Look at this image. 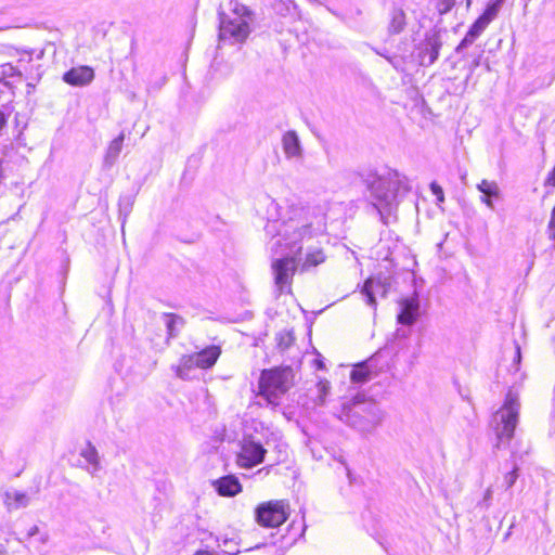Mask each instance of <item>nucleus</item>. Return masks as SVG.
Here are the masks:
<instances>
[{"label": "nucleus", "mask_w": 555, "mask_h": 555, "mask_svg": "<svg viewBox=\"0 0 555 555\" xmlns=\"http://www.w3.org/2000/svg\"><path fill=\"white\" fill-rule=\"evenodd\" d=\"M519 395L509 389L505 396L502 406L493 414L492 417V428L498 439V448L501 442H508L514 437V431L519 421Z\"/></svg>", "instance_id": "1"}, {"label": "nucleus", "mask_w": 555, "mask_h": 555, "mask_svg": "<svg viewBox=\"0 0 555 555\" xmlns=\"http://www.w3.org/2000/svg\"><path fill=\"white\" fill-rule=\"evenodd\" d=\"M295 382V373L291 366H279L263 370L259 379L260 395L270 403L286 393Z\"/></svg>", "instance_id": "2"}, {"label": "nucleus", "mask_w": 555, "mask_h": 555, "mask_svg": "<svg viewBox=\"0 0 555 555\" xmlns=\"http://www.w3.org/2000/svg\"><path fill=\"white\" fill-rule=\"evenodd\" d=\"M384 413L376 404L344 408L339 420L357 430L373 433L383 422Z\"/></svg>", "instance_id": "3"}, {"label": "nucleus", "mask_w": 555, "mask_h": 555, "mask_svg": "<svg viewBox=\"0 0 555 555\" xmlns=\"http://www.w3.org/2000/svg\"><path fill=\"white\" fill-rule=\"evenodd\" d=\"M251 12L246 8L243 13L234 10L231 14H222L219 25V38L243 43L250 34Z\"/></svg>", "instance_id": "4"}, {"label": "nucleus", "mask_w": 555, "mask_h": 555, "mask_svg": "<svg viewBox=\"0 0 555 555\" xmlns=\"http://www.w3.org/2000/svg\"><path fill=\"white\" fill-rule=\"evenodd\" d=\"M220 353V347L209 346L199 352H195L190 356H183L180 360V363L173 367L176 375L181 379H189L190 370L194 367L203 370L211 367L217 362Z\"/></svg>", "instance_id": "5"}, {"label": "nucleus", "mask_w": 555, "mask_h": 555, "mask_svg": "<svg viewBox=\"0 0 555 555\" xmlns=\"http://www.w3.org/2000/svg\"><path fill=\"white\" fill-rule=\"evenodd\" d=\"M400 181L397 173L388 172L385 176L375 177L369 182L372 194L379 201L389 204L397 197Z\"/></svg>", "instance_id": "6"}, {"label": "nucleus", "mask_w": 555, "mask_h": 555, "mask_svg": "<svg viewBox=\"0 0 555 555\" xmlns=\"http://www.w3.org/2000/svg\"><path fill=\"white\" fill-rule=\"evenodd\" d=\"M287 519V513L283 501H270L259 505L256 509V520L263 527L275 528Z\"/></svg>", "instance_id": "7"}, {"label": "nucleus", "mask_w": 555, "mask_h": 555, "mask_svg": "<svg viewBox=\"0 0 555 555\" xmlns=\"http://www.w3.org/2000/svg\"><path fill=\"white\" fill-rule=\"evenodd\" d=\"M271 270L279 289L291 293L293 279L297 270L296 259L294 257L274 259L271 263Z\"/></svg>", "instance_id": "8"}, {"label": "nucleus", "mask_w": 555, "mask_h": 555, "mask_svg": "<svg viewBox=\"0 0 555 555\" xmlns=\"http://www.w3.org/2000/svg\"><path fill=\"white\" fill-rule=\"evenodd\" d=\"M266 452L261 443L256 442L250 437L244 438L237 454V464L244 468L254 467L262 463Z\"/></svg>", "instance_id": "9"}, {"label": "nucleus", "mask_w": 555, "mask_h": 555, "mask_svg": "<svg viewBox=\"0 0 555 555\" xmlns=\"http://www.w3.org/2000/svg\"><path fill=\"white\" fill-rule=\"evenodd\" d=\"M95 77L94 69L88 65H79L69 68L62 76L65 83L72 87H85L90 85Z\"/></svg>", "instance_id": "10"}, {"label": "nucleus", "mask_w": 555, "mask_h": 555, "mask_svg": "<svg viewBox=\"0 0 555 555\" xmlns=\"http://www.w3.org/2000/svg\"><path fill=\"white\" fill-rule=\"evenodd\" d=\"M377 354L365 361L357 363L350 373V379L354 384H364L377 376Z\"/></svg>", "instance_id": "11"}, {"label": "nucleus", "mask_w": 555, "mask_h": 555, "mask_svg": "<svg viewBox=\"0 0 555 555\" xmlns=\"http://www.w3.org/2000/svg\"><path fill=\"white\" fill-rule=\"evenodd\" d=\"M80 456L87 462L85 469L92 476H94L101 469V459L96 448L91 443L87 442L86 446L80 450Z\"/></svg>", "instance_id": "12"}, {"label": "nucleus", "mask_w": 555, "mask_h": 555, "mask_svg": "<svg viewBox=\"0 0 555 555\" xmlns=\"http://www.w3.org/2000/svg\"><path fill=\"white\" fill-rule=\"evenodd\" d=\"M386 286H387L386 283H383L379 276H376V278L370 276L369 279L365 280L363 287H362V293L364 294L365 301L367 302L370 308L376 309V299L374 296L375 289L379 288L382 292V295H385Z\"/></svg>", "instance_id": "13"}, {"label": "nucleus", "mask_w": 555, "mask_h": 555, "mask_svg": "<svg viewBox=\"0 0 555 555\" xmlns=\"http://www.w3.org/2000/svg\"><path fill=\"white\" fill-rule=\"evenodd\" d=\"M326 258L327 257L323 248H312L305 255L300 264V271H310L311 269L324 263Z\"/></svg>", "instance_id": "14"}, {"label": "nucleus", "mask_w": 555, "mask_h": 555, "mask_svg": "<svg viewBox=\"0 0 555 555\" xmlns=\"http://www.w3.org/2000/svg\"><path fill=\"white\" fill-rule=\"evenodd\" d=\"M216 487L220 495L233 496L241 492L242 486L234 476H225L216 481Z\"/></svg>", "instance_id": "15"}, {"label": "nucleus", "mask_w": 555, "mask_h": 555, "mask_svg": "<svg viewBox=\"0 0 555 555\" xmlns=\"http://www.w3.org/2000/svg\"><path fill=\"white\" fill-rule=\"evenodd\" d=\"M29 501L27 493L17 490L7 491L4 494V504L9 511L26 507Z\"/></svg>", "instance_id": "16"}, {"label": "nucleus", "mask_w": 555, "mask_h": 555, "mask_svg": "<svg viewBox=\"0 0 555 555\" xmlns=\"http://www.w3.org/2000/svg\"><path fill=\"white\" fill-rule=\"evenodd\" d=\"M488 27V24L482 21L480 17H478L468 31L466 33L465 37L460 42L457 50L463 49L469 44H472L477 37L481 35V33Z\"/></svg>", "instance_id": "17"}, {"label": "nucleus", "mask_w": 555, "mask_h": 555, "mask_svg": "<svg viewBox=\"0 0 555 555\" xmlns=\"http://www.w3.org/2000/svg\"><path fill=\"white\" fill-rule=\"evenodd\" d=\"M406 25V16L401 8H393L390 12V21L388 24V30L391 34L401 33Z\"/></svg>", "instance_id": "18"}, {"label": "nucleus", "mask_w": 555, "mask_h": 555, "mask_svg": "<svg viewBox=\"0 0 555 555\" xmlns=\"http://www.w3.org/2000/svg\"><path fill=\"white\" fill-rule=\"evenodd\" d=\"M283 149L288 157L300 155L299 139L295 131H287L282 139Z\"/></svg>", "instance_id": "19"}, {"label": "nucleus", "mask_w": 555, "mask_h": 555, "mask_svg": "<svg viewBox=\"0 0 555 555\" xmlns=\"http://www.w3.org/2000/svg\"><path fill=\"white\" fill-rule=\"evenodd\" d=\"M331 384L327 379H320L314 388L312 400L315 405H324L330 395Z\"/></svg>", "instance_id": "20"}, {"label": "nucleus", "mask_w": 555, "mask_h": 555, "mask_svg": "<svg viewBox=\"0 0 555 555\" xmlns=\"http://www.w3.org/2000/svg\"><path fill=\"white\" fill-rule=\"evenodd\" d=\"M3 78L23 77L27 73V66L15 65L11 62L0 65Z\"/></svg>", "instance_id": "21"}, {"label": "nucleus", "mask_w": 555, "mask_h": 555, "mask_svg": "<svg viewBox=\"0 0 555 555\" xmlns=\"http://www.w3.org/2000/svg\"><path fill=\"white\" fill-rule=\"evenodd\" d=\"M400 312H415L420 309V300L416 294H411L400 300Z\"/></svg>", "instance_id": "22"}, {"label": "nucleus", "mask_w": 555, "mask_h": 555, "mask_svg": "<svg viewBox=\"0 0 555 555\" xmlns=\"http://www.w3.org/2000/svg\"><path fill=\"white\" fill-rule=\"evenodd\" d=\"M15 55L17 56L15 65L27 66V73L30 72L34 61L33 51L16 49Z\"/></svg>", "instance_id": "23"}, {"label": "nucleus", "mask_w": 555, "mask_h": 555, "mask_svg": "<svg viewBox=\"0 0 555 555\" xmlns=\"http://www.w3.org/2000/svg\"><path fill=\"white\" fill-rule=\"evenodd\" d=\"M478 190L483 193L486 196H499V186L494 181L481 180L478 184Z\"/></svg>", "instance_id": "24"}, {"label": "nucleus", "mask_w": 555, "mask_h": 555, "mask_svg": "<svg viewBox=\"0 0 555 555\" xmlns=\"http://www.w3.org/2000/svg\"><path fill=\"white\" fill-rule=\"evenodd\" d=\"M278 347L281 350H286L294 343L293 333L289 331H282L276 335Z\"/></svg>", "instance_id": "25"}, {"label": "nucleus", "mask_w": 555, "mask_h": 555, "mask_svg": "<svg viewBox=\"0 0 555 555\" xmlns=\"http://www.w3.org/2000/svg\"><path fill=\"white\" fill-rule=\"evenodd\" d=\"M500 3L501 1L498 0L494 3L489 4L479 17L489 25L498 15Z\"/></svg>", "instance_id": "26"}, {"label": "nucleus", "mask_w": 555, "mask_h": 555, "mask_svg": "<svg viewBox=\"0 0 555 555\" xmlns=\"http://www.w3.org/2000/svg\"><path fill=\"white\" fill-rule=\"evenodd\" d=\"M166 325L168 330L169 337L176 336V327L183 325V320L180 315L177 314H168V319L166 320Z\"/></svg>", "instance_id": "27"}, {"label": "nucleus", "mask_w": 555, "mask_h": 555, "mask_svg": "<svg viewBox=\"0 0 555 555\" xmlns=\"http://www.w3.org/2000/svg\"><path fill=\"white\" fill-rule=\"evenodd\" d=\"M124 140H125V134L124 133H120L117 138H115L109 146H108V154L113 157L117 156L121 149H122V144H124Z\"/></svg>", "instance_id": "28"}, {"label": "nucleus", "mask_w": 555, "mask_h": 555, "mask_svg": "<svg viewBox=\"0 0 555 555\" xmlns=\"http://www.w3.org/2000/svg\"><path fill=\"white\" fill-rule=\"evenodd\" d=\"M433 2L439 14L448 13L455 4V0H433Z\"/></svg>", "instance_id": "29"}, {"label": "nucleus", "mask_w": 555, "mask_h": 555, "mask_svg": "<svg viewBox=\"0 0 555 555\" xmlns=\"http://www.w3.org/2000/svg\"><path fill=\"white\" fill-rule=\"evenodd\" d=\"M517 478H518V468L514 467L513 470L508 472L504 476L505 488L506 489L512 488L514 486V483L516 482Z\"/></svg>", "instance_id": "30"}, {"label": "nucleus", "mask_w": 555, "mask_h": 555, "mask_svg": "<svg viewBox=\"0 0 555 555\" xmlns=\"http://www.w3.org/2000/svg\"><path fill=\"white\" fill-rule=\"evenodd\" d=\"M429 188H430L431 193L436 196L437 201L439 203H443L444 202L443 189L437 182H431Z\"/></svg>", "instance_id": "31"}, {"label": "nucleus", "mask_w": 555, "mask_h": 555, "mask_svg": "<svg viewBox=\"0 0 555 555\" xmlns=\"http://www.w3.org/2000/svg\"><path fill=\"white\" fill-rule=\"evenodd\" d=\"M416 314H398L397 322L403 325H412L415 322Z\"/></svg>", "instance_id": "32"}, {"label": "nucleus", "mask_w": 555, "mask_h": 555, "mask_svg": "<svg viewBox=\"0 0 555 555\" xmlns=\"http://www.w3.org/2000/svg\"><path fill=\"white\" fill-rule=\"evenodd\" d=\"M9 118V114L0 111V131L3 129V127L7 125Z\"/></svg>", "instance_id": "33"}, {"label": "nucleus", "mask_w": 555, "mask_h": 555, "mask_svg": "<svg viewBox=\"0 0 555 555\" xmlns=\"http://www.w3.org/2000/svg\"><path fill=\"white\" fill-rule=\"evenodd\" d=\"M439 48H440V44H435L433 47L431 61H434V60H436L438 57Z\"/></svg>", "instance_id": "34"}, {"label": "nucleus", "mask_w": 555, "mask_h": 555, "mask_svg": "<svg viewBox=\"0 0 555 555\" xmlns=\"http://www.w3.org/2000/svg\"><path fill=\"white\" fill-rule=\"evenodd\" d=\"M492 498V489L488 488L485 492L483 501L488 504Z\"/></svg>", "instance_id": "35"}, {"label": "nucleus", "mask_w": 555, "mask_h": 555, "mask_svg": "<svg viewBox=\"0 0 555 555\" xmlns=\"http://www.w3.org/2000/svg\"><path fill=\"white\" fill-rule=\"evenodd\" d=\"M313 364L317 366V369L319 370H323L325 366H324V362L322 359L320 358H317L314 361H313Z\"/></svg>", "instance_id": "36"}, {"label": "nucleus", "mask_w": 555, "mask_h": 555, "mask_svg": "<svg viewBox=\"0 0 555 555\" xmlns=\"http://www.w3.org/2000/svg\"><path fill=\"white\" fill-rule=\"evenodd\" d=\"M520 358H521V356H520V348H519V346H518V345H516L515 361H516L517 363H519V362H520Z\"/></svg>", "instance_id": "37"}, {"label": "nucleus", "mask_w": 555, "mask_h": 555, "mask_svg": "<svg viewBox=\"0 0 555 555\" xmlns=\"http://www.w3.org/2000/svg\"><path fill=\"white\" fill-rule=\"evenodd\" d=\"M39 531V528L37 526H33L29 531H28V537H33L35 534H37Z\"/></svg>", "instance_id": "38"}, {"label": "nucleus", "mask_w": 555, "mask_h": 555, "mask_svg": "<svg viewBox=\"0 0 555 555\" xmlns=\"http://www.w3.org/2000/svg\"><path fill=\"white\" fill-rule=\"evenodd\" d=\"M194 555H212V554L208 551H197Z\"/></svg>", "instance_id": "39"}, {"label": "nucleus", "mask_w": 555, "mask_h": 555, "mask_svg": "<svg viewBox=\"0 0 555 555\" xmlns=\"http://www.w3.org/2000/svg\"><path fill=\"white\" fill-rule=\"evenodd\" d=\"M230 543H232V540H230V539L224 538V539L222 540V544H223L224 546H227V545H228V544H230Z\"/></svg>", "instance_id": "40"}, {"label": "nucleus", "mask_w": 555, "mask_h": 555, "mask_svg": "<svg viewBox=\"0 0 555 555\" xmlns=\"http://www.w3.org/2000/svg\"><path fill=\"white\" fill-rule=\"evenodd\" d=\"M482 201L488 205V206H491L492 203L491 201L489 199V197L487 196L486 198H482Z\"/></svg>", "instance_id": "41"}, {"label": "nucleus", "mask_w": 555, "mask_h": 555, "mask_svg": "<svg viewBox=\"0 0 555 555\" xmlns=\"http://www.w3.org/2000/svg\"><path fill=\"white\" fill-rule=\"evenodd\" d=\"M133 40L131 39V49H130V53H132L134 51V47H133Z\"/></svg>", "instance_id": "42"}]
</instances>
